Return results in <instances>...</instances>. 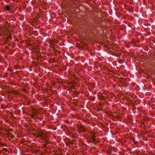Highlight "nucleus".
Masks as SVG:
<instances>
[{
	"label": "nucleus",
	"instance_id": "7",
	"mask_svg": "<svg viewBox=\"0 0 155 155\" xmlns=\"http://www.w3.org/2000/svg\"><path fill=\"white\" fill-rule=\"evenodd\" d=\"M4 49H1V51H2V52L4 53L5 52L4 51H3Z\"/></svg>",
	"mask_w": 155,
	"mask_h": 155
},
{
	"label": "nucleus",
	"instance_id": "3",
	"mask_svg": "<svg viewBox=\"0 0 155 155\" xmlns=\"http://www.w3.org/2000/svg\"><path fill=\"white\" fill-rule=\"evenodd\" d=\"M43 140H45V143H46V144H44V145L46 147L47 146V145L48 144V140H47V139L45 138H43Z\"/></svg>",
	"mask_w": 155,
	"mask_h": 155
},
{
	"label": "nucleus",
	"instance_id": "1",
	"mask_svg": "<svg viewBox=\"0 0 155 155\" xmlns=\"http://www.w3.org/2000/svg\"><path fill=\"white\" fill-rule=\"evenodd\" d=\"M30 50L31 51H33V52H34V53H36V54H39L40 55H41L40 53H39V52L38 51H37L36 50L37 49H30Z\"/></svg>",
	"mask_w": 155,
	"mask_h": 155
},
{
	"label": "nucleus",
	"instance_id": "6",
	"mask_svg": "<svg viewBox=\"0 0 155 155\" xmlns=\"http://www.w3.org/2000/svg\"><path fill=\"white\" fill-rule=\"evenodd\" d=\"M14 52V51H13L12 50H10L8 52H10L11 54H12V53Z\"/></svg>",
	"mask_w": 155,
	"mask_h": 155
},
{
	"label": "nucleus",
	"instance_id": "2",
	"mask_svg": "<svg viewBox=\"0 0 155 155\" xmlns=\"http://www.w3.org/2000/svg\"><path fill=\"white\" fill-rule=\"evenodd\" d=\"M92 141L91 142V143H94L96 144L95 141L96 140L95 139V137L94 136H92Z\"/></svg>",
	"mask_w": 155,
	"mask_h": 155
},
{
	"label": "nucleus",
	"instance_id": "4",
	"mask_svg": "<svg viewBox=\"0 0 155 155\" xmlns=\"http://www.w3.org/2000/svg\"><path fill=\"white\" fill-rule=\"evenodd\" d=\"M7 11H9L10 9V8L8 5H7L5 7Z\"/></svg>",
	"mask_w": 155,
	"mask_h": 155
},
{
	"label": "nucleus",
	"instance_id": "5",
	"mask_svg": "<svg viewBox=\"0 0 155 155\" xmlns=\"http://www.w3.org/2000/svg\"><path fill=\"white\" fill-rule=\"evenodd\" d=\"M12 38L11 36L10 35L7 38V40L8 41Z\"/></svg>",
	"mask_w": 155,
	"mask_h": 155
}]
</instances>
